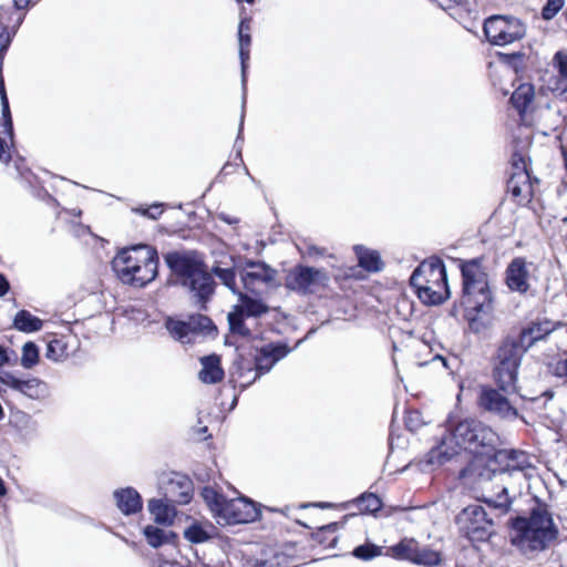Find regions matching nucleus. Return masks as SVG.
I'll return each mask as SVG.
<instances>
[{"instance_id":"nucleus-57","label":"nucleus","mask_w":567,"mask_h":567,"mask_svg":"<svg viewBox=\"0 0 567 567\" xmlns=\"http://www.w3.org/2000/svg\"><path fill=\"white\" fill-rule=\"evenodd\" d=\"M339 504L340 503L318 501V502H312L311 507L319 508V509H340Z\"/></svg>"},{"instance_id":"nucleus-29","label":"nucleus","mask_w":567,"mask_h":567,"mask_svg":"<svg viewBox=\"0 0 567 567\" xmlns=\"http://www.w3.org/2000/svg\"><path fill=\"white\" fill-rule=\"evenodd\" d=\"M417 547L419 542L414 537L402 536L396 543L386 547L385 557L414 565Z\"/></svg>"},{"instance_id":"nucleus-14","label":"nucleus","mask_w":567,"mask_h":567,"mask_svg":"<svg viewBox=\"0 0 567 567\" xmlns=\"http://www.w3.org/2000/svg\"><path fill=\"white\" fill-rule=\"evenodd\" d=\"M492 379L503 392L518 393L519 368L524 357H491Z\"/></svg>"},{"instance_id":"nucleus-61","label":"nucleus","mask_w":567,"mask_h":567,"mask_svg":"<svg viewBox=\"0 0 567 567\" xmlns=\"http://www.w3.org/2000/svg\"><path fill=\"white\" fill-rule=\"evenodd\" d=\"M289 509H290V507L288 505H286L284 507H277V506H269V505L264 504V511L269 512V513H278L286 517H289L288 516Z\"/></svg>"},{"instance_id":"nucleus-11","label":"nucleus","mask_w":567,"mask_h":567,"mask_svg":"<svg viewBox=\"0 0 567 567\" xmlns=\"http://www.w3.org/2000/svg\"><path fill=\"white\" fill-rule=\"evenodd\" d=\"M484 33L494 45H507L522 40L526 34L525 24L513 16H492L484 22Z\"/></svg>"},{"instance_id":"nucleus-10","label":"nucleus","mask_w":567,"mask_h":567,"mask_svg":"<svg viewBox=\"0 0 567 567\" xmlns=\"http://www.w3.org/2000/svg\"><path fill=\"white\" fill-rule=\"evenodd\" d=\"M555 330V323L544 319L532 322L527 328L509 332L499 346L501 354H524L536 342Z\"/></svg>"},{"instance_id":"nucleus-32","label":"nucleus","mask_w":567,"mask_h":567,"mask_svg":"<svg viewBox=\"0 0 567 567\" xmlns=\"http://www.w3.org/2000/svg\"><path fill=\"white\" fill-rule=\"evenodd\" d=\"M444 564V556L441 550L434 549L431 545H421L419 543L415 555V566L439 567Z\"/></svg>"},{"instance_id":"nucleus-45","label":"nucleus","mask_w":567,"mask_h":567,"mask_svg":"<svg viewBox=\"0 0 567 567\" xmlns=\"http://www.w3.org/2000/svg\"><path fill=\"white\" fill-rule=\"evenodd\" d=\"M227 319L233 334L248 336L249 330L245 327L243 312L234 307V310L228 313Z\"/></svg>"},{"instance_id":"nucleus-15","label":"nucleus","mask_w":567,"mask_h":567,"mask_svg":"<svg viewBox=\"0 0 567 567\" xmlns=\"http://www.w3.org/2000/svg\"><path fill=\"white\" fill-rule=\"evenodd\" d=\"M351 506H357L362 515L372 516L374 518L382 515L389 517L394 513L404 511L402 505H396L388 507L386 511L382 513L385 508L384 499L379 493L371 491H364L358 496L339 504L340 511H347Z\"/></svg>"},{"instance_id":"nucleus-25","label":"nucleus","mask_w":567,"mask_h":567,"mask_svg":"<svg viewBox=\"0 0 567 567\" xmlns=\"http://www.w3.org/2000/svg\"><path fill=\"white\" fill-rule=\"evenodd\" d=\"M249 25L246 24L244 21L239 24L238 35H239V56H240V63H241V84H243V104H241V115H240V122H239V133L237 140L240 138L243 126H244V118H245V105H246V83H247V61L249 60V47L251 43V38L248 33Z\"/></svg>"},{"instance_id":"nucleus-21","label":"nucleus","mask_w":567,"mask_h":567,"mask_svg":"<svg viewBox=\"0 0 567 567\" xmlns=\"http://www.w3.org/2000/svg\"><path fill=\"white\" fill-rule=\"evenodd\" d=\"M184 519L189 524L183 530V537L192 545H200L218 539L221 532L207 518L196 519L185 514Z\"/></svg>"},{"instance_id":"nucleus-59","label":"nucleus","mask_w":567,"mask_h":567,"mask_svg":"<svg viewBox=\"0 0 567 567\" xmlns=\"http://www.w3.org/2000/svg\"><path fill=\"white\" fill-rule=\"evenodd\" d=\"M193 431H194L195 433H197L198 435H200V437H199V441H200V442L208 441V440H212V439H213V435H212V433L209 432L208 426H206V425H203V426H194V427H193Z\"/></svg>"},{"instance_id":"nucleus-31","label":"nucleus","mask_w":567,"mask_h":567,"mask_svg":"<svg viewBox=\"0 0 567 567\" xmlns=\"http://www.w3.org/2000/svg\"><path fill=\"white\" fill-rule=\"evenodd\" d=\"M257 557L259 559H267L268 567H297L290 566V563L296 559L297 556L285 550H279L277 546L262 545Z\"/></svg>"},{"instance_id":"nucleus-3","label":"nucleus","mask_w":567,"mask_h":567,"mask_svg":"<svg viewBox=\"0 0 567 567\" xmlns=\"http://www.w3.org/2000/svg\"><path fill=\"white\" fill-rule=\"evenodd\" d=\"M112 267L118 279L135 287H145L157 276L158 255L148 245H137L121 250Z\"/></svg>"},{"instance_id":"nucleus-38","label":"nucleus","mask_w":567,"mask_h":567,"mask_svg":"<svg viewBox=\"0 0 567 567\" xmlns=\"http://www.w3.org/2000/svg\"><path fill=\"white\" fill-rule=\"evenodd\" d=\"M507 188L514 197H527L530 193L528 172H513L508 179Z\"/></svg>"},{"instance_id":"nucleus-47","label":"nucleus","mask_w":567,"mask_h":567,"mask_svg":"<svg viewBox=\"0 0 567 567\" xmlns=\"http://www.w3.org/2000/svg\"><path fill=\"white\" fill-rule=\"evenodd\" d=\"M19 364V357H0V383L2 385L7 384L9 382L8 374L9 373H20L21 371L14 370H6V367H16Z\"/></svg>"},{"instance_id":"nucleus-22","label":"nucleus","mask_w":567,"mask_h":567,"mask_svg":"<svg viewBox=\"0 0 567 567\" xmlns=\"http://www.w3.org/2000/svg\"><path fill=\"white\" fill-rule=\"evenodd\" d=\"M116 509L125 517H132L143 512L144 499L132 485L117 487L112 492Z\"/></svg>"},{"instance_id":"nucleus-39","label":"nucleus","mask_w":567,"mask_h":567,"mask_svg":"<svg viewBox=\"0 0 567 567\" xmlns=\"http://www.w3.org/2000/svg\"><path fill=\"white\" fill-rule=\"evenodd\" d=\"M166 328L169 334L182 343H189L195 337V331L192 322H184L177 320H168Z\"/></svg>"},{"instance_id":"nucleus-49","label":"nucleus","mask_w":567,"mask_h":567,"mask_svg":"<svg viewBox=\"0 0 567 567\" xmlns=\"http://www.w3.org/2000/svg\"><path fill=\"white\" fill-rule=\"evenodd\" d=\"M565 0H547L543 7L542 17L544 20H551L564 7Z\"/></svg>"},{"instance_id":"nucleus-23","label":"nucleus","mask_w":567,"mask_h":567,"mask_svg":"<svg viewBox=\"0 0 567 567\" xmlns=\"http://www.w3.org/2000/svg\"><path fill=\"white\" fill-rule=\"evenodd\" d=\"M141 534L146 544L153 549H159L165 545L177 548L181 543L179 534L173 530L172 527L147 524L141 528Z\"/></svg>"},{"instance_id":"nucleus-50","label":"nucleus","mask_w":567,"mask_h":567,"mask_svg":"<svg viewBox=\"0 0 567 567\" xmlns=\"http://www.w3.org/2000/svg\"><path fill=\"white\" fill-rule=\"evenodd\" d=\"M551 359L557 358L558 360L546 362V365L548 368V371L556 378L565 379L566 374H564V371L566 369L565 367V359L564 357H550Z\"/></svg>"},{"instance_id":"nucleus-4","label":"nucleus","mask_w":567,"mask_h":567,"mask_svg":"<svg viewBox=\"0 0 567 567\" xmlns=\"http://www.w3.org/2000/svg\"><path fill=\"white\" fill-rule=\"evenodd\" d=\"M504 444L505 439L499 434V440L491 445L477 463L474 477L493 481L497 475H513L515 472L535 468L527 451L513 446L505 447Z\"/></svg>"},{"instance_id":"nucleus-62","label":"nucleus","mask_w":567,"mask_h":567,"mask_svg":"<svg viewBox=\"0 0 567 567\" xmlns=\"http://www.w3.org/2000/svg\"><path fill=\"white\" fill-rule=\"evenodd\" d=\"M456 384H457L458 391L455 396V400H456L455 408H457L462 402L463 391L465 389V380L463 378H460L456 380Z\"/></svg>"},{"instance_id":"nucleus-8","label":"nucleus","mask_w":567,"mask_h":567,"mask_svg":"<svg viewBox=\"0 0 567 567\" xmlns=\"http://www.w3.org/2000/svg\"><path fill=\"white\" fill-rule=\"evenodd\" d=\"M461 538L470 542L473 550L481 551L480 544L489 542L496 535L495 522L480 504H468L455 516Z\"/></svg>"},{"instance_id":"nucleus-60","label":"nucleus","mask_w":567,"mask_h":567,"mask_svg":"<svg viewBox=\"0 0 567 567\" xmlns=\"http://www.w3.org/2000/svg\"><path fill=\"white\" fill-rule=\"evenodd\" d=\"M257 380H254V378L247 382H240L237 380V384H228L234 391L241 394L244 391L248 390Z\"/></svg>"},{"instance_id":"nucleus-9","label":"nucleus","mask_w":567,"mask_h":567,"mask_svg":"<svg viewBox=\"0 0 567 567\" xmlns=\"http://www.w3.org/2000/svg\"><path fill=\"white\" fill-rule=\"evenodd\" d=\"M513 393L503 392L499 386L482 383L477 386L476 404L481 411L488 412L502 421L519 420L528 425L526 416L513 404L509 396Z\"/></svg>"},{"instance_id":"nucleus-26","label":"nucleus","mask_w":567,"mask_h":567,"mask_svg":"<svg viewBox=\"0 0 567 567\" xmlns=\"http://www.w3.org/2000/svg\"><path fill=\"white\" fill-rule=\"evenodd\" d=\"M198 494L210 512L212 517L219 525L230 497H228V495H226L223 491H217L215 487L208 484L203 485L199 488Z\"/></svg>"},{"instance_id":"nucleus-37","label":"nucleus","mask_w":567,"mask_h":567,"mask_svg":"<svg viewBox=\"0 0 567 567\" xmlns=\"http://www.w3.org/2000/svg\"><path fill=\"white\" fill-rule=\"evenodd\" d=\"M13 327L19 331L30 333L40 331L43 327V321L27 310H20L14 316Z\"/></svg>"},{"instance_id":"nucleus-12","label":"nucleus","mask_w":567,"mask_h":567,"mask_svg":"<svg viewBox=\"0 0 567 567\" xmlns=\"http://www.w3.org/2000/svg\"><path fill=\"white\" fill-rule=\"evenodd\" d=\"M264 504L247 496L238 494L229 498L220 526L249 525L262 519Z\"/></svg>"},{"instance_id":"nucleus-6","label":"nucleus","mask_w":567,"mask_h":567,"mask_svg":"<svg viewBox=\"0 0 567 567\" xmlns=\"http://www.w3.org/2000/svg\"><path fill=\"white\" fill-rule=\"evenodd\" d=\"M446 270L440 260L421 262L410 278V285L424 305H441L450 297Z\"/></svg>"},{"instance_id":"nucleus-5","label":"nucleus","mask_w":567,"mask_h":567,"mask_svg":"<svg viewBox=\"0 0 567 567\" xmlns=\"http://www.w3.org/2000/svg\"><path fill=\"white\" fill-rule=\"evenodd\" d=\"M165 260L172 271L182 278L183 286L193 293L197 302L204 305L212 297L215 281L199 260L181 252H169Z\"/></svg>"},{"instance_id":"nucleus-56","label":"nucleus","mask_w":567,"mask_h":567,"mask_svg":"<svg viewBox=\"0 0 567 567\" xmlns=\"http://www.w3.org/2000/svg\"><path fill=\"white\" fill-rule=\"evenodd\" d=\"M13 456L11 443L8 439H0V458Z\"/></svg>"},{"instance_id":"nucleus-27","label":"nucleus","mask_w":567,"mask_h":567,"mask_svg":"<svg viewBox=\"0 0 567 567\" xmlns=\"http://www.w3.org/2000/svg\"><path fill=\"white\" fill-rule=\"evenodd\" d=\"M529 272L526 261L520 258H514L506 269V285L513 291L526 292L529 288Z\"/></svg>"},{"instance_id":"nucleus-28","label":"nucleus","mask_w":567,"mask_h":567,"mask_svg":"<svg viewBox=\"0 0 567 567\" xmlns=\"http://www.w3.org/2000/svg\"><path fill=\"white\" fill-rule=\"evenodd\" d=\"M200 369L197 372V379L206 385H215L225 377V370L221 364L223 357H197Z\"/></svg>"},{"instance_id":"nucleus-40","label":"nucleus","mask_w":567,"mask_h":567,"mask_svg":"<svg viewBox=\"0 0 567 567\" xmlns=\"http://www.w3.org/2000/svg\"><path fill=\"white\" fill-rule=\"evenodd\" d=\"M306 539L313 540L315 544L310 545V549H315L317 545L323 546L326 549H334L339 544V536L334 535L329 539L326 532L320 530V526L311 528V532L305 534Z\"/></svg>"},{"instance_id":"nucleus-20","label":"nucleus","mask_w":567,"mask_h":567,"mask_svg":"<svg viewBox=\"0 0 567 567\" xmlns=\"http://www.w3.org/2000/svg\"><path fill=\"white\" fill-rule=\"evenodd\" d=\"M181 505L173 497L159 495L147 501V511L152 516L153 524L173 527L176 524L177 516H184L177 506Z\"/></svg>"},{"instance_id":"nucleus-55","label":"nucleus","mask_w":567,"mask_h":567,"mask_svg":"<svg viewBox=\"0 0 567 567\" xmlns=\"http://www.w3.org/2000/svg\"><path fill=\"white\" fill-rule=\"evenodd\" d=\"M513 172H527V166L524 157L519 154H514L512 159Z\"/></svg>"},{"instance_id":"nucleus-53","label":"nucleus","mask_w":567,"mask_h":567,"mask_svg":"<svg viewBox=\"0 0 567 567\" xmlns=\"http://www.w3.org/2000/svg\"><path fill=\"white\" fill-rule=\"evenodd\" d=\"M290 351H291V349L288 348L284 343H277V344L269 343L268 346H266V347H264L261 349L260 354H276V355H279V354H288Z\"/></svg>"},{"instance_id":"nucleus-2","label":"nucleus","mask_w":567,"mask_h":567,"mask_svg":"<svg viewBox=\"0 0 567 567\" xmlns=\"http://www.w3.org/2000/svg\"><path fill=\"white\" fill-rule=\"evenodd\" d=\"M532 499L535 505L529 508L528 514L520 511L506 522L511 546L525 557L544 553L554 544L563 542L548 503L536 494L532 495Z\"/></svg>"},{"instance_id":"nucleus-13","label":"nucleus","mask_w":567,"mask_h":567,"mask_svg":"<svg viewBox=\"0 0 567 567\" xmlns=\"http://www.w3.org/2000/svg\"><path fill=\"white\" fill-rule=\"evenodd\" d=\"M159 495L173 497L181 505H188L194 497V484L183 472H162L157 480Z\"/></svg>"},{"instance_id":"nucleus-51","label":"nucleus","mask_w":567,"mask_h":567,"mask_svg":"<svg viewBox=\"0 0 567 567\" xmlns=\"http://www.w3.org/2000/svg\"><path fill=\"white\" fill-rule=\"evenodd\" d=\"M555 68H557L559 75L567 82V54L558 51L553 59Z\"/></svg>"},{"instance_id":"nucleus-43","label":"nucleus","mask_w":567,"mask_h":567,"mask_svg":"<svg viewBox=\"0 0 567 567\" xmlns=\"http://www.w3.org/2000/svg\"><path fill=\"white\" fill-rule=\"evenodd\" d=\"M431 361H441L454 381L462 378L460 370L464 363L463 357H431Z\"/></svg>"},{"instance_id":"nucleus-7","label":"nucleus","mask_w":567,"mask_h":567,"mask_svg":"<svg viewBox=\"0 0 567 567\" xmlns=\"http://www.w3.org/2000/svg\"><path fill=\"white\" fill-rule=\"evenodd\" d=\"M462 296L461 303L475 312L487 311L492 303L488 276L482 266V259L475 258L461 262Z\"/></svg>"},{"instance_id":"nucleus-44","label":"nucleus","mask_w":567,"mask_h":567,"mask_svg":"<svg viewBox=\"0 0 567 567\" xmlns=\"http://www.w3.org/2000/svg\"><path fill=\"white\" fill-rule=\"evenodd\" d=\"M405 429L415 434L422 426L426 425L427 422L423 420L422 412L420 410H404L403 414Z\"/></svg>"},{"instance_id":"nucleus-33","label":"nucleus","mask_w":567,"mask_h":567,"mask_svg":"<svg viewBox=\"0 0 567 567\" xmlns=\"http://www.w3.org/2000/svg\"><path fill=\"white\" fill-rule=\"evenodd\" d=\"M251 357H235L228 370V384H237V380L245 378L248 373L254 372L255 368Z\"/></svg>"},{"instance_id":"nucleus-41","label":"nucleus","mask_w":567,"mask_h":567,"mask_svg":"<svg viewBox=\"0 0 567 567\" xmlns=\"http://www.w3.org/2000/svg\"><path fill=\"white\" fill-rule=\"evenodd\" d=\"M212 272L220 280V282L226 286L233 293L237 295L240 290L236 284V274L234 267H221L220 265H215L212 268Z\"/></svg>"},{"instance_id":"nucleus-36","label":"nucleus","mask_w":567,"mask_h":567,"mask_svg":"<svg viewBox=\"0 0 567 567\" xmlns=\"http://www.w3.org/2000/svg\"><path fill=\"white\" fill-rule=\"evenodd\" d=\"M359 266L368 271H379L382 268V260L378 251L370 250L363 246L354 247Z\"/></svg>"},{"instance_id":"nucleus-58","label":"nucleus","mask_w":567,"mask_h":567,"mask_svg":"<svg viewBox=\"0 0 567 567\" xmlns=\"http://www.w3.org/2000/svg\"><path fill=\"white\" fill-rule=\"evenodd\" d=\"M11 158L10 151L8 147V143L4 138L0 137V161L3 163H8Z\"/></svg>"},{"instance_id":"nucleus-19","label":"nucleus","mask_w":567,"mask_h":567,"mask_svg":"<svg viewBox=\"0 0 567 567\" xmlns=\"http://www.w3.org/2000/svg\"><path fill=\"white\" fill-rule=\"evenodd\" d=\"M327 279L322 270L312 267H297L287 276L286 286L291 290L311 292L317 287L323 286Z\"/></svg>"},{"instance_id":"nucleus-42","label":"nucleus","mask_w":567,"mask_h":567,"mask_svg":"<svg viewBox=\"0 0 567 567\" xmlns=\"http://www.w3.org/2000/svg\"><path fill=\"white\" fill-rule=\"evenodd\" d=\"M286 357H251L255 368L254 380L268 374Z\"/></svg>"},{"instance_id":"nucleus-17","label":"nucleus","mask_w":567,"mask_h":567,"mask_svg":"<svg viewBox=\"0 0 567 567\" xmlns=\"http://www.w3.org/2000/svg\"><path fill=\"white\" fill-rule=\"evenodd\" d=\"M8 379L9 382L4 384L7 388L30 400L42 401L50 396L49 383L31 373H9Z\"/></svg>"},{"instance_id":"nucleus-64","label":"nucleus","mask_w":567,"mask_h":567,"mask_svg":"<svg viewBox=\"0 0 567 567\" xmlns=\"http://www.w3.org/2000/svg\"><path fill=\"white\" fill-rule=\"evenodd\" d=\"M39 348L35 343L28 341L22 347V354H38Z\"/></svg>"},{"instance_id":"nucleus-18","label":"nucleus","mask_w":567,"mask_h":567,"mask_svg":"<svg viewBox=\"0 0 567 567\" xmlns=\"http://www.w3.org/2000/svg\"><path fill=\"white\" fill-rule=\"evenodd\" d=\"M4 403L9 409L8 425L14 431L16 442L29 445L38 435V422L11 401L6 400Z\"/></svg>"},{"instance_id":"nucleus-46","label":"nucleus","mask_w":567,"mask_h":567,"mask_svg":"<svg viewBox=\"0 0 567 567\" xmlns=\"http://www.w3.org/2000/svg\"><path fill=\"white\" fill-rule=\"evenodd\" d=\"M402 439V432L399 425L392 422L389 426V435H388V455L384 463V466L388 464L390 456L394 452L395 447L404 449V445H400L399 441Z\"/></svg>"},{"instance_id":"nucleus-34","label":"nucleus","mask_w":567,"mask_h":567,"mask_svg":"<svg viewBox=\"0 0 567 567\" xmlns=\"http://www.w3.org/2000/svg\"><path fill=\"white\" fill-rule=\"evenodd\" d=\"M534 96V86L530 83H523L512 94L511 102L522 115L532 104Z\"/></svg>"},{"instance_id":"nucleus-63","label":"nucleus","mask_w":567,"mask_h":567,"mask_svg":"<svg viewBox=\"0 0 567 567\" xmlns=\"http://www.w3.org/2000/svg\"><path fill=\"white\" fill-rule=\"evenodd\" d=\"M162 213L163 210L157 205L143 209V214L152 219H156Z\"/></svg>"},{"instance_id":"nucleus-1","label":"nucleus","mask_w":567,"mask_h":567,"mask_svg":"<svg viewBox=\"0 0 567 567\" xmlns=\"http://www.w3.org/2000/svg\"><path fill=\"white\" fill-rule=\"evenodd\" d=\"M457 417L452 410L440 424L445 427L441 435L433 436V445L419 463V472L426 473L429 466H444L460 457L466 463L458 470V480L473 478L477 463L491 445L499 440V432L476 415L460 416L455 424L447 427Z\"/></svg>"},{"instance_id":"nucleus-35","label":"nucleus","mask_w":567,"mask_h":567,"mask_svg":"<svg viewBox=\"0 0 567 567\" xmlns=\"http://www.w3.org/2000/svg\"><path fill=\"white\" fill-rule=\"evenodd\" d=\"M515 496L509 495L508 487L503 486L496 494V497H484V503L491 509H498L502 515H506L513 511Z\"/></svg>"},{"instance_id":"nucleus-16","label":"nucleus","mask_w":567,"mask_h":567,"mask_svg":"<svg viewBox=\"0 0 567 567\" xmlns=\"http://www.w3.org/2000/svg\"><path fill=\"white\" fill-rule=\"evenodd\" d=\"M276 270L264 262L248 261L240 270V280L245 291L261 296L276 278Z\"/></svg>"},{"instance_id":"nucleus-48","label":"nucleus","mask_w":567,"mask_h":567,"mask_svg":"<svg viewBox=\"0 0 567 567\" xmlns=\"http://www.w3.org/2000/svg\"><path fill=\"white\" fill-rule=\"evenodd\" d=\"M357 516L355 513H347L340 517L339 520H332L327 524L320 525V530L327 534H336L340 529L344 528L351 517Z\"/></svg>"},{"instance_id":"nucleus-30","label":"nucleus","mask_w":567,"mask_h":567,"mask_svg":"<svg viewBox=\"0 0 567 567\" xmlns=\"http://www.w3.org/2000/svg\"><path fill=\"white\" fill-rule=\"evenodd\" d=\"M250 292L239 291L237 293L239 305L235 308L248 317H260L269 311V307L264 302L261 296H249Z\"/></svg>"},{"instance_id":"nucleus-52","label":"nucleus","mask_w":567,"mask_h":567,"mask_svg":"<svg viewBox=\"0 0 567 567\" xmlns=\"http://www.w3.org/2000/svg\"><path fill=\"white\" fill-rule=\"evenodd\" d=\"M240 561L243 567H268L267 559H259L257 556L251 554L244 553Z\"/></svg>"},{"instance_id":"nucleus-24","label":"nucleus","mask_w":567,"mask_h":567,"mask_svg":"<svg viewBox=\"0 0 567 567\" xmlns=\"http://www.w3.org/2000/svg\"><path fill=\"white\" fill-rule=\"evenodd\" d=\"M386 547L375 544L370 537H365L364 542L354 546L351 551L343 554H333L321 558H312L309 563H318L328 558H338L352 556L353 558L369 563L378 557H385Z\"/></svg>"},{"instance_id":"nucleus-54","label":"nucleus","mask_w":567,"mask_h":567,"mask_svg":"<svg viewBox=\"0 0 567 567\" xmlns=\"http://www.w3.org/2000/svg\"><path fill=\"white\" fill-rule=\"evenodd\" d=\"M42 363V357H19V364L24 370H31Z\"/></svg>"}]
</instances>
